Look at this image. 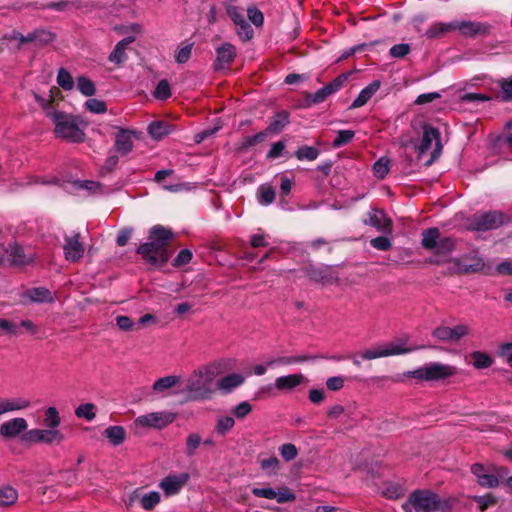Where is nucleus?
<instances>
[{"label": "nucleus", "mask_w": 512, "mask_h": 512, "mask_svg": "<svg viewBox=\"0 0 512 512\" xmlns=\"http://www.w3.org/2000/svg\"><path fill=\"white\" fill-rule=\"evenodd\" d=\"M304 380L302 374H290L276 378L274 387L280 391H291L299 386Z\"/></svg>", "instance_id": "nucleus-23"}, {"label": "nucleus", "mask_w": 512, "mask_h": 512, "mask_svg": "<svg viewBox=\"0 0 512 512\" xmlns=\"http://www.w3.org/2000/svg\"><path fill=\"white\" fill-rule=\"evenodd\" d=\"M252 411V406L248 401H242L233 409V415L237 419H244Z\"/></svg>", "instance_id": "nucleus-57"}, {"label": "nucleus", "mask_w": 512, "mask_h": 512, "mask_svg": "<svg viewBox=\"0 0 512 512\" xmlns=\"http://www.w3.org/2000/svg\"><path fill=\"white\" fill-rule=\"evenodd\" d=\"M288 123V113L286 111H281L274 115L267 129L272 133L280 132Z\"/></svg>", "instance_id": "nucleus-34"}, {"label": "nucleus", "mask_w": 512, "mask_h": 512, "mask_svg": "<svg viewBox=\"0 0 512 512\" xmlns=\"http://www.w3.org/2000/svg\"><path fill=\"white\" fill-rule=\"evenodd\" d=\"M173 232L161 225L151 228L149 242L140 245L137 252L150 265L162 266L169 257L168 243L173 239Z\"/></svg>", "instance_id": "nucleus-1"}, {"label": "nucleus", "mask_w": 512, "mask_h": 512, "mask_svg": "<svg viewBox=\"0 0 512 512\" xmlns=\"http://www.w3.org/2000/svg\"><path fill=\"white\" fill-rule=\"evenodd\" d=\"M473 500L478 504L481 511L486 510L489 506L496 504L497 500L492 495L473 496Z\"/></svg>", "instance_id": "nucleus-55"}, {"label": "nucleus", "mask_w": 512, "mask_h": 512, "mask_svg": "<svg viewBox=\"0 0 512 512\" xmlns=\"http://www.w3.org/2000/svg\"><path fill=\"white\" fill-rule=\"evenodd\" d=\"M190 476L186 472L169 474L159 482V487L169 497L178 494L188 482Z\"/></svg>", "instance_id": "nucleus-14"}, {"label": "nucleus", "mask_w": 512, "mask_h": 512, "mask_svg": "<svg viewBox=\"0 0 512 512\" xmlns=\"http://www.w3.org/2000/svg\"><path fill=\"white\" fill-rule=\"evenodd\" d=\"M469 333V328L466 325H458L453 328L451 327H438L434 329L432 335L446 342H456L462 337L466 336Z\"/></svg>", "instance_id": "nucleus-17"}, {"label": "nucleus", "mask_w": 512, "mask_h": 512, "mask_svg": "<svg viewBox=\"0 0 512 512\" xmlns=\"http://www.w3.org/2000/svg\"><path fill=\"white\" fill-rule=\"evenodd\" d=\"M330 95L331 93L329 89L327 88V86H324L321 89L317 90L315 93L309 94L306 99L309 104H318L323 102Z\"/></svg>", "instance_id": "nucleus-50"}, {"label": "nucleus", "mask_w": 512, "mask_h": 512, "mask_svg": "<svg viewBox=\"0 0 512 512\" xmlns=\"http://www.w3.org/2000/svg\"><path fill=\"white\" fill-rule=\"evenodd\" d=\"M31 401L26 397H0V416L28 409Z\"/></svg>", "instance_id": "nucleus-19"}, {"label": "nucleus", "mask_w": 512, "mask_h": 512, "mask_svg": "<svg viewBox=\"0 0 512 512\" xmlns=\"http://www.w3.org/2000/svg\"><path fill=\"white\" fill-rule=\"evenodd\" d=\"M116 325L123 331H131L135 328L132 319L125 315H119L115 318Z\"/></svg>", "instance_id": "nucleus-60"}, {"label": "nucleus", "mask_w": 512, "mask_h": 512, "mask_svg": "<svg viewBox=\"0 0 512 512\" xmlns=\"http://www.w3.org/2000/svg\"><path fill=\"white\" fill-rule=\"evenodd\" d=\"M28 423L23 417H16L3 422L0 425V436L3 438H15L22 434V436L28 431Z\"/></svg>", "instance_id": "nucleus-16"}, {"label": "nucleus", "mask_w": 512, "mask_h": 512, "mask_svg": "<svg viewBox=\"0 0 512 512\" xmlns=\"http://www.w3.org/2000/svg\"><path fill=\"white\" fill-rule=\"evenodd\" d=\"M148 132L154 139H161L169 133V126L164 122H153L148 126Z\"/></svg>", "instance_id": "nucleus-37"}, {"label": "nucleus", "mask_w": 512, "mask_h": 512, "mask_svg": "<svg viewBox=\"0 0 512 512\" xmlns=\"http://www.w3.org/2000/svg\"><path fill=\"white\" fill-rule=\"evenodd\" d=\"M458 374V369L449 364L441 362H430L415 370L404 373L406 377L420 381H441Z\"/></svg>", "instance_id": "nucleus-7"}, {"label": "nucleus", "mask_w": 512, "mask_h": 512, "mask_svg": "<svg viewBox=\"0 0 512 512\" xmlns=\"http://www.w3.org/2000/svg\"><path fill=\"white\" fill-rule=\"evenodd\" d=\"M192 49H193L192 43H189V44L181 47L180 49H178V51L175 54V61L179 64L186 63L191 57Z\"/></svg>", "instance_id": "nucleus-53"}, {"label": "nucleus", "mask_w": 512, "mask_h": 512, "mask_svg": "<svg viewBox=\"0 0 512 512\" xmlns=\"http://www.w3.org/2000/svg\"><path fill=\"white\" fill-rule=\"evenodd\" d=\"M247 15L249 20L255 25V26H262L264 22V16L263 13L256 8L255 6H250L247 9Z\"/></svg>", "instance_id": "nucleus-56"}, {"label": "nucleus", "mask_w": 512, "mask_h": 512, "mask_svg": "<svg viewBox=\"0 0 512 512\" xmlns=\"http://www.w3.org/2000/svg\"><path fill=\"white\" fill-rule=\"evenodd\" d=\"M25 299L31 302H52L53 296L51 292L44 287H36L28 289L23 294Z\"/></svg>", "instance_id": "nucleus-27"}, {"label": "nucleus", "mask_w": 512, "mask_h": 512, "mask_svg": "<svg viewBox=\"0 0 512 512\" xmlns=\"http://www.w3.org/2000/svg\"><path fill=\"white\" fill-rule=\"evenodd\" d=\"M134 37L128 36L119 41L114 50L110 53L108 59L110 62L120 65L127 60L126 48L134 41Z\"/></svg>", "instance_id": "nucleus-24"}, {"label": "nucleus", "mask_w": 512, "mask_h": 512, "mask_svg": "<svg viewBox=\"0 0 512 512\" xmlns=\"http://www.w3.org/2000/svg\"><path fill=\"white\" fill-rule=\"evenodd\" d=\"M473 365L477 369L488 368L492 365V358L486 353L476 351L472 353Z\"/></svg>", "instance_id": "nucleus-43"}, {"label": "nucleus", "mask_w": 512, "mask_h": 512, "mask_svg": "<svg viewBox=\"0 0 512 512\" xmlns=\"http://www.w3.org/2000/svg\"><path fill=\"white\" fill-rule=\"evenodd\" d=\"M18 492L11 486L0 487V506L6 507L16 503Z\"/></svg>", "instance_id": "nucleus-33"}, {"label": "nucleus", "mask_w": 512, "mask_h": 512, "mask_svg": "<svg viewBox=\"0 0 512 512\" xmlns=\"http://www.w3.org/2000/svg\"><path fill=\"white\" fill-rule=\"evenodd\" d=\"M440 239L437 228H429L422 232V246L427 250L434 251Z\"/></svg>", "instance_id": "nucleus-31"}, {"label": "nucleus", "mask_w": 512, "mask_h": 512, "mask_svg": "<svg viewBox=\"0 0 512 512\" xmlns=\"http://www.w3.org/2000/svg\"><path fill=\"white\" fill-rule=\"evenodd\" d=\"M319 155V150L312 146H302L296 152L295 156L298 160L314 161Z\"/></svg>", "instance_id": "nucleus-39"}, {"label": "nucleus", "mask_w": 512, "mask_h": 512, "mask_svg": "<svg viewBox=\"0 0 512 512\" xmlns=\"http://www.w3.org/2000/svg\"><path fill=\"white\" fill-rule=\"evenodd\" d=\"M192 259V252L188 249L181 250L176 258L173 260L174 266H181L187 264Z\"/></svg>", "instance_id": "nucleus-63"}, {"label": "nucleus", "mask_w": 512, "mask_h": 512, "mask_svg": "<svg viewBox=\"0 0 512 512\" xmlns=\"http://www.w3.org/2000/svg\"><path fill=\"white\" fill-rule=\"evenodd\" d=\"M235 425V421L233 417L224 416L218 419L216 430L220 434H226L230 431Z\"/></svg>", "instance_id": "nucleus-52"}, {"label": "nucleus", "mask_w": 512, "mask_h": 512, "mask_svg": "<svg viewBox=\"0 0 512 512\" xmlns=\"http://www.w3.org/2000/svg\"><path fill=\"white\" fill-rule=\"evenodd\" d=\"M454 249L455 241L451 237H442L434 249V253L438 256H446Z\"/></svg>", "instance_id": "nucleus-36"}, {"label": "nucleus", "mask_w": 512, "mask_h": 512, "mask_svg": "<svg viewBox=\"0 0 512 512\" xmlns=\"http://www.w3.org/2000/svg\"><path fill=\"white\" fill-rule=\"evenodd\" d=\"M354 135V132L351 130L338 131L336 138L333 140V146L337 148L349 143Z\"/></svg>", "instance_id": "nucleus-51"}, {"label": "nucleus", "mask_w": 512, "mask_h": 512, "mask_svg": "<svg viewBox=\"0 0 512 512\" xmlns=\"http://www.w3.org/2000/svg\"><path fill=\"white\" fill-rule=\"evenodd\" d=\"M380 85V81L375 80L371 82L368 86L363 88L356 97V99L352 102L350 108L355 109L364 106L372 98V96L379 90Z\"/></svg>", "instance_id": "nucleus-25"}, {"label": "nucleus", "mask_w": 512, "mask_h": 512, "mask_svg": "<svg viewBox=\"0 0 512 512\" xmlns=\"http://www.w3.org/2000/svg\"><path fill=\"white\" fill-rule=\"evenodd\" d=\"M226 13L236 26L237 34L243 41L253 37V29L245 19L243 8L232 3L226 5Z\"/></svg>", "instance_id": "nucleus-12"}, {"label": "nucleus", "mask_w": 512, "mask_h": 512, "mask_svg": "<svg viewBox=\"0 0 512 512\" xmlns=\"http://www.w3.org/2000/svg\"><path fill=\"white\" fill-rule=\"evenodd\" d=\"M405 512H437L451 508L449 499H442L431 490H416L402 505Z\"/></svg>", "instance_id": "nucleus-5"}, {"label": "nucleus", "mask_w": 512, "mask_h": 512, "mask_svg": "<svg viewBox=\"0 0 512 512\" xmlns=\"http://www.w3.org/2000/svg\"><path fill=\"white\" fill-rule=\"evenodd\" d=\"M417 149L419 157H423L431 150V156L426 160L425 166L432 165L440 157L442 152L441 134L439 130L425 125L422 140Z\"/></svg>", "instance_id": "nucleus-8"}, {"label": "nucleus", "mask_w": 512, "mask_h": 512, "mask_svg": "<svg viewBox=\"0 0 512 512\" xmlns=\"http://www.w3.org/2000/svg\"><path fill=\"white\" fill-rule=\"evenodd\" d=\"M85 107L92 113L103 114L107 111V105L104 101L91 98L85 102Z\"/></svg>", "instance_id": "nucleus-46"}, {"label": "nucleus", "mask_w": 512, "mask_h": 512, "mask_svg": "<svg viewBox=\"0 0 512 512\" xmlns=\"http://www.w3.org/2000/svg\"><path fill=\"white\" fill-rule=\"evenodd\" d=\"M77 88L84 96H93L96 92L94 83L85 76H80L77 79Z\"/></svg>", "instance_id": "nucleus-40"}, {"label": "nucleus", "mask_w": 512, "mask_h": 512, "mask_svg": "<svg viewBox=\"0 0 512 512\" xmlns=\"http://www.w3.org/2000/svg\"><path fill=\"white\" fill-rule=\"evenodd\" d=\"M176 414L167 411L152 412L138 416L134 420L135 429H162L171 424Z\"/></svg>", "instance_id": "nucleus-11"}, {"label": "nucleus", "mask_w": 512, "mask_h": 512, "mask_svg": "<svg viewBox=\"0 0 512 512\" xmlns=\"http://www.w3.org/2000/svg\"><path fill=\"white\" fill-rule=\"evenodd\" d=\"M389 172V161L385 158L378 159L373 165V173L379 178L383 179Z\"/></svg>", "instance_id": "nucleus-48"}, {"label": "nucleus", "mask_w": 512, "mask_h": 512, "mask_svg": "<svg viewBox=\"0 0 512 512\" xmlns=\"http://www.w3.org/2000/svg\"><path fill=\"white\" fill-rule=\"evenodd\" d=\"M510 218L500 211H488L475 213L468 222V227L474 231H487L496 229Z\"/></svg>", "instance_id": "nucleus-10"}, {"label": "nucleus", "mask_w": 512, "mask_h": 512, "mask_svg": "<svg viewBox=\"0 0 512 512\" xmlns=\"http://www.w3.org/2000/svg\"><path fill=\"white\" fill-rule=\"evenodd\" d=\"M279 452H280L281 457L285 461H291V460L295 459L298 455V450H297L296 446L292 443L283 444L279 448Z\"/></svg>", "instance_id": "nucleus-49"}, {"label": "nucleus", "mask_w": 512, "mask_h": 512, "mask_svg": "<svg viewBox=\"0 0 512 512\" xmlns=\"http://www.w3.org/2000/svg\"><path fill=\"white\" fill-rule=\"evenodd\" d=\"M47 115L54 124V132L58 138L72 143L84 141V124L79 117L54 110L48 111Z\"/></svg>", "instance_id": "nucleus-4"}, {"label": "nucleus", "mask_w": 512, "mask_h": 512, "mask_svg": "<svg viewBox=\"0 0 512 512\" xmlns=\"http://www.w3.org/2000/svg\"><path fill=\"white\" fill-rule=\"evenodd\" d=\"M6 252L10 260L15 265H25L33 261L34 254L31 250L26 251L22 246L17 243H12L8 246Z\"/></svg>", "instance_id": "nucleus-20"}, {"label": "nucleus", "mask_w": 512, "mask_h": 512, "mask_svg": "<svg viewBox=\"0 0 512 512\" xmlns=\"http://www.w3.org/2000/svg\"><path fill=\"white\" fill-rule=\"evenodd\" d=\"M501 97L505 101L512 100V78L501 82Z\"/></svg>", "instance_id": "nucleus-64"}, {"label": "nucleus", "mask_w": 512, "mask_h": 512, "mask_svg": "<svg viewBox=\"0 0 512 512\" xmlns=\"http://www.w3.org/2000/svg\"><path fill=\"white\" fill-rule=\"evenodd\" d=\"M410 50L409 44L401 43L393 45L389 50V54L393 58H403L410 53Z\"/></svg>", "instance_id": "nucleus-54"}, {"label": "nucleus", "mask_w": 512, "mask_h": 512, "mask_svg": "<svg viewBox=\"0 0 512 512\" xmlns=\"http://www.w3.org/2000/svg\"><path fill=\"white\" fill-rule=\"evenodd\" d=\"M115 147L116 150L123 155L129 153L132 150L133 142L131 139V135L128 131L121 130L117 134L115 140Z\"/></svg>", "instance_id": "nucleus-30"}, {"label": "nucleus", "mask_w": 512, "mask_h": 512, "mask_svg": "<svg viewBox=\"0 0 512 512\" xmlns=\"http://www.w3.org/2000/svg\"><path fill=\"white\" fill-rule=\"evenodd\" d=\"M200 443L201 437L198 434H190L186 440L187 454L190 456L193 455L195 450L199 447Z\"/></svg>", "instance_id": "nucleus-59"}, {"label": "nucleus", "mask_w": 512, "mask_h": 512, "mask_svg": "<svg viewBox=\"0 0 512 512\" xmlns=\"http://www.w3.org/2000/svg\"><path fill=\"white\" fill-rule=\"evenodd\" d=\"M453 21L448 23H433L425 32V36L429 39L441 38L450 31H453Z\"/></svg>", "instance_id": "nucleus-28"}, {"label": "nucleus", "mask_w": 512, "mask_h": 512, "mask_svg": "<svg viewBox=\"0 0 512 512\" xmlns=\"http://www.w3.org/2000/svg\"><path fill=\"white\" fill-rule=\"evenodd\" d=\"M57 84L65 91H71L74 88L72 75L65 68H60L56 78Z\"/></svg>", "instance_id": "nucleus-35"}, {"label": "nucleus", "mask_w": 512, "mask_h": 512, "mask_svg": "<svg viewBox=\"0 0 512 512\" xmlns=\"http://www.w3.org/2000/svg\"><path fill=\"white\" fill-rule=\"evenodd\" d=\"M53 39V36L50 32L39 30L28 33L26 36H22L20 38L21 42H33V41H41V42H49Z\"/></svg>", "instance_id": "nucleus-38"}, {"label": "nucleus", "mask_w": 512, "mask_h": 512, "mask_svg": "<svg viewBox=\"0 0 512 512\" xmlns=\"http://www.w3.org/2000/svg\"><path fill=\"white\" fill-rule=\"evenodd\" d=\"M134 495L135 498L139 499L141 507L145 510L153 509L161 501V495L157 491H150L142 495H138L137 491H135Z\"/></svg>", "instance_id": "nucleus-29"}, {"label": "nucleus", "mask_w": 512, "mask_h": 512, "mask_svg": "<svg viewBox=\"0 0 512 512\" xmlns=\"http://www.w3.org/2000/svg\"><path fill=\"white\" fill-rule=\"evenodd\" d=\"M347 80H348V75L341 74L326 86L329 89L330 93L333 94V93L337 92L338 90H340Z\"/></svg>", "instance_id": "nucleus-62"}, {"label": "nucleus", "mask_w": 512, "mask_h": 512, "mask_svg": "<svg viewBox=\"0 0 512 512\" xmlns=\"http://www.w3.org/2000/svg\"><path fill=\"white\" fill-rule=\"evenodd\" d=\"M61 424V417L58 410L51 406L44 412L43 425L45 428H34L27 431L22 437V441L28 444H60L64 440V435L58 429Z\"/></svg>", "instance_id": "nucleus-2"}, {"label": "nucleus", "mask_w": 512, "mask_h": 512, "mask_svg": "<svg viewBox=\"0 0 512 512\" xmlns=\"http://www.w3.org/2000/svg\"><path fill=\"white\" fill-rule=\"evenodd\" d=\"M218 374V365L212 363L195 369L187 378L185 388L186 399L190 401L209 399L213 393L210 385Z\"/></svg>", "instance_id": "nucleus-3"}, {"label": "nucleus", "mask_w": 512, "mask_h": 512, "mask_svg": "<svg viewBox=\"0 0 512 512\" xmlns=\"http://www.w3.org/2000/svg\"><path fill=\"white\" fill-rule=\"evenodd\" d=\"M245 381V377L239 373H232L220 378L216 385L217 388L224 394H229L236 388L241 386Z\"/></svg>", "instance_id": "nucleus-21"}, {"label": "nucleus", "mask_w": 512, "mask_h": 512, "mask_svg": "<svg viewBox=\"0 0 512 512\" xmlns=\"http://www.w3.org/2000/svg\"><path fill=\"white\" fill-rule=\"evenodd\" d=\"M75 415L78 418L92 421L96 417L95 405L92 403L81 404L75 409Z\"/></svg>", "instance_id": "nucleus-41"}, {"label": "nucleus", "mask_w": 512, "mask_h": 512, "mask_svg": "<svg viewBox=\"0 0 512 512\" xmlns=\"http://www.w3.org/2000/svg\"><path fill=\"white\" fill-rule=\"evenodd\" d=\"M65 259L69 262H78L84 255V245L80 241V234L73 232L71 235H65L62 246Z\"/></svg>", "instance_id": "nucleus-13"}, {"label": "nucleus", "mask_w": 512, "mask_h": 512, "mask_svg": "<svg viewBox=\"0 0 512 512\" xmlns=\"http://www.w3.org/2000/svg\"><path fill=\"white\" fill-rule=\"evenodd\" d=\"M181 378L176 375H168L157 379L152 386L155 393L165 395V393L172 389L180 382Z\"/></svg>", "instance_id": "nucleus-26"}, {"label": "nucleus", "mask_w": 512, "mask_h": 512, "mask_svg": "<svg viewBox=\"0 0 512 512\" xmlns=\"http://www.w3.org/2000/svg\"><path fill=\"white\" fill-rule=\"evenodd\" d=\"M104 435L113 445H120L126 436L122 426H110L104 431Z\"/></svg>", "instance_id": "nucleus-32"}, {"label": "nucleus", "mask_w": 512, "mask_h": 512, "mask_svg": "<svg viewBox=\"0 0 512 512\" xmlns=\"http://www.w3.org/2000/svg\"><path fill=\"white\" fill-rule=\"evenodd\" d=\"M236 57V48L231 43H223L216 49V59L213 68L216 71L229 68Z\"/></svg>", "instance_id": "nucleus-15"}, {"label": "nucleus", "mask_w": 512, "mask_h": 512, "mask_svg": "<svg viewBox=\"0 0 512 512\" xmlns=\"http://www.w3.org/2000/svg\"><path fill=\"white\" fill-rule=\"evenodd\" d=\"M252 494L256 497L274 500L275 489L271 487H255L252 489Z\"/></svg>", "instance_id": "nucleus-61"}, {"label": "nucleus", "mask_w": 512, "mask_h": 512, "mask_svg": "<svg viewBox=\"0 0 512 512\" xmlns=\"http://www.w3.org/2000/svg\"><path fill=\"white\" fill-rule=\"evenodd\" d=\"M295 498V494L288 487L283 486L275 490L274 500H276L279 504L292 502L295 500Z\"/></svg>", "instance_id": "nucleus-44"}, {"label": "nucleus", "mask_w": 512, "mask_h": 512, "mask_svg": "<svg viewBox=\"0 0 512 512\" xmlns=\"http://www.w3.org/2000/svg\"><path fill=\"white\" fill-rule=\"evenodd\" d=\"M366 225L376 228L380 232L391 233L392 222L382 210L372 209L368 213V219L364 220Z\"/></svg>", "instance_id": "nucleus-18"}, {"label": "nucleus", "mask_w": 512, "mask_h": 512, "mask_svg": "<svg viewBox=\"0 0 512 512\" xmlns=\"http://www.w3.org/2000/svg\"><path fill=\"white\" fill-rule=\"evenodd\" d=\"M370 244L373 248L380 251H387L391 248V241L385 236L373 238Z\"/></svg>", "instance_id": "nucleus-58"}, {"label": "nucleus", "mask_w": 512, "mask_h": 512, "mask_svg": "<svg viewBox=\"0 0 512 512\" xmlns=\"http://www.w3.org/2000/svg\"><path fill=\"white\" fill-rule=\"evenodd\" d=\"M304 360H305V358H301V357L283 356V357H277V358H272V359L267 360L266 365L269 368V367H275V366H279V365H289V364L301 362Z\"/></svg>", "instance_id": "nucleus-45"}, {"label": "nucleus", "mask_w": 512, "mask_h": 512, "mask_svg": "<svg viewBox=\"0 0 512 512\" xmlns=\"http://www.w3.org/2000/svg\"><path fill=\"white\" fill-rule=\"evenodd\" d=\"M471 473L475 476L477 483L485 488H495L501 479L508 476L509 471L502 466H484L474 464L471 466Z\"/></svg>", "instance_id": "nucleus-9"}, {"label": "nucleus", "mask_w": 512, "mask_h": 512, "mask_svg": "<svg viewBox=\"0 0 512 512\" xmlns=\"http://www.w3.org/2000/svg\"><path fill=\"white\" fill-rule=\"evenodd\" d=\"M171 96L170 85L167 80H161L156 86L154 97L158 100H166Z\"/></svg>", "instance_id": "nucleus-47"}, {"label": "nucleus", "mask_w": 512, "mask_h": 512, "mask_svg": "<svg viewBox=\"0 0 512 512\" xmlns=\"http://www.w3.org/2000/svg\"><path fill=\"white\" fill-rule=\"evenodd\" d=\"M259 203L269 205L275 200V190L269 185H262L258 189Z\"/></svg>", "instance_id": "nucleus-42"}, {"label": "nucleus", "mask_w": 512, "mask_h": 512, "mask_svg": "<svg viewBox=\"0 0 512 512\" xmlns=\"http://www.w3.org/2000/svg\"><path fill=\"white\" fill-rule=\"evenodd\" d=\"M453 31L458 30L465 36H474L487 32V26L479 22L453 21Z\"/></svg>", "instance_id": "nucleus-22"}, {"label": "nucleus", "mask_w": 512, "mask_h": 512, "mask_svg": "<svg viewBox=\"0 0 512 512\" xmlns=\"http://www.w3.org/2000/svg\"><path fill=\"white\" fill-rule=\"evenodd\" d=\"M418 347L409 345L408 337H399L390 342L382 343L359 353L363 360H373L382 357L402 355L417 350Z\"/></svg>", "instance_id": "nucleus-6"}]
</instances>
